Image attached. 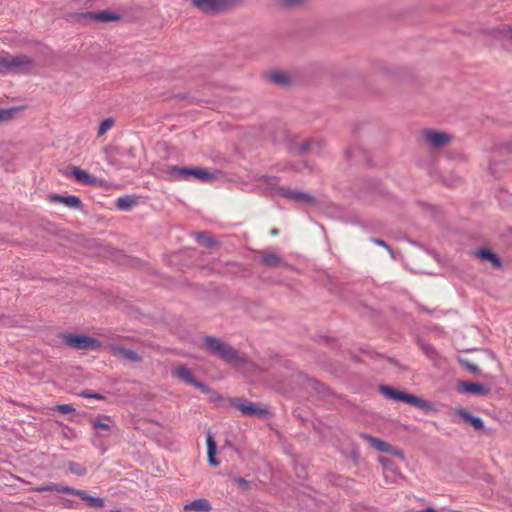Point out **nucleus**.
I'll return each mask as SVG.
<instances>
[{"label":"nucleus","instance_id":"nucleus-38","mask_svg":"<svg viewBox=\"0 0 512 512\" xmlns=\"http://www.w3.org/2000/svg\"><path fill=\"white\" fill-rule=\"evenodd\" d=\"M268 181H269V184H270V185H274L275 183H277V182H278L277 178H272V177H271V178H268Z\"/></svg>","mask_w":512,"mask_h":512},{"label":"nucleus","instance_id":"nucleus-36","mask_svg":"<svg viewBox=\"0 0 512 512\" xmlns=\"http://www.w3.org/2000/svg\"><path fill=\"white\" fill-rule=\"evenodd\" d=\"M462 363L466 366V368H467L471 373H473V374H478V373H480V370H479V368H478V366H477V365L472 364V363H470V362H468V361H463Z\"/></svg>","mask_w":512,"mask_h":512},{"label":"nucleus","instance_id":"nucleus-7","mask_svg":"<svg viewBox=\"0 0 512 512\" xmlns=\"http://www.w3.org/2000/svg\"><path fill=\"white\" fill-rule=\"evenodd\" d=\"M422 138L425 143L433 149L442 148L448 145L452 140V136L450 134L435 130L423 131Z\"/></svg>","mask_w":512,"mask_h":512},{"label":"nucleus","instance_id":"nucleus-31","mask_svg":"<svg viewBox=\"0 0 512 512\" xmlns=\"http://www.w3.org/2000/svg\"><path fill=\"white\" fill-rule=\"evenodd\" d=\"M81 397H84V398H88V399H96V400H103L104 399V396L100 395V394H97V393H93L89 390H83L80 392L79 394Z\"/></svg>","mask_w":512,"mask_h":512},{"label":"nucleus","instance_id":"nucleus-5","mask_svg":"<svg viewBox=\"0 0 512 512\" xmlns=\"http://www.w3.org/2000/svg\"><path fill=\"white\" fill-rule=\"evenodd\" d=\"M204 342L207 348L215 355L219 356L227 362H235L238 360V353L228 344L214 337H206Z\"/></svg>","mask_w":512,"mask_h":512},{"label":"nucleus","instance_id":"nucleus-4","mask_svg":"<svg viewBox=\"0 0 512 512\" xmlns=\"http://www.w3.org/2000/svg\"><path fill=\"white\" fill-rule=\"evenodd\" d=\"M192 7L207 15H216L232 9L240 0H189Z\"/></svg>","mask_w":512,"mask_h":512},{"label":"nucleus","instance_id":"nucleus-12","mask_svg":"<svg viewBox=\"0 0 512 512\" xmlns=\"http://www.w3.org/2000/svg\"><path fill=\"white\" fill-rule=\"evenodd\" d=\"M458 391L473 395H487L490 391L489 387L470 381H461L458 384Z\"/></svg>","mask_w":512,"mask_h":512},{"label":"nucleus","instance_id":"nucleus-3","mask_svg":"<svg viewBox=\"0 0 512 512\" xmlns=\"http://www.w3.org/2000/svg\"><path fill=\"white\" fill-rule=\"evenodd\" d=\"M34 67L31 58L25 55L0 56V73H26Z\"/></svg>","mask_w":512,"mask_h":512},{"label":"nucleus","instance_id":"nucleus-9","mask_svg":"<svg viewBox=\"0 0 512 512\" xmlns=\"http://www.w3.org/2000/svg\"><path fill=\"white\" fill-rule=\"evenodd\" d=\"M277 192L284 198L294 202L315 204V199L310 194L305 192L290 190L282 187L277 188Z\"/></svg>","mask_w":512,"mask_h":512},{"label":"nucleus","instance_id":"nucleus-18","mask_svg":"<svg viewBox=\"0 0 512 512\" xmlns=\"http://www.w3.org/2000/svg\"><path fill=\"white\" fill-rule=\"evenodd\" d=\"M113 424V420L108 415H101L97 418L91 420V425L96 431H105L109 432L111 429V425Z\"/></svg>","mask_w":512,"mask_h":512},{"label":"nucleus","instance_id":"nucleus-39","mask_svg":"<svg viewBox=\"0 0 512 512\" xmlns=\"http://www.w3.org/2000/svg\"><path fill=\"white\" fill-rule=\"evenodd\" d=\"M418 512H438V511H436L434 508H427L425 510H421V511H418Z\"/></svg>","mask_w":512,"mask_h":512},{"label":"nucleus","instance_id":"nucleus-25","mask_svg":"<svg viewBox=\"0 0 512 512\" xmlns=\"http://www.w3.org/2000/svg\"><path fill=\"white\" fill-rule=\"evenodd\" d=\"M18 110L19 109L17 107L0 108V123L7 122L13 119Z\"/></svg>","mask_w":512,"mask_h":512},{"label":"nucleus","instance_id":"nucleus-41","mask_svg":"<svg viewBox=\"0 0 512 512\" xmlns=\"http://www.w3.org/2000/svg\"><path fill=\"white\" fill-rule=\"evenodd\" d=\"M112 512H121V511H119V510H116V511H112Z\"/></svg>","mask_w":512,"mask_h":512},{"label":"nucleus","instance_id":"nucleus-40","mask_svg":"<svg viewBox=\"0 0 512 512\" xmlns=\"http://www.w3.org/2000/svg\"><path fill=\"white\" fill-rule=\"evenodd\" d=\"M271 234L272 235H277L278 234V230L277 229H272L271 230Z\"/></svg>","mask_w":512,"mask_h":512},{"label":"nucleus","instance_id":"nucleus-14","mask_svg":"<svg viewBox=\"0 0 512 512\" xmlns=\"http://www.w3.org/2000/svg\"><path fill=\"white\" fill-rule=\"evenodd\" d=\"M111 350L114 356L124 361L137 363L141 360V357L131 349H126L120 346H112Z\"/></svg>","mask_w":512,"mask_h":512},{"label":"nucleus","instance_id":"nucleus-37","mask_svg":"<svg viewBox=\"0 0 512 512\" xmlns=\"http://www.w3.org/2000/svg\"><path fill=\"white\" fill-rule=\"evenodd\" d=\"M235 482H236L239 486H241L242 488H244L245 490H248V489L250 488V485H249L248 481H247V480H245V479H244V478H242V477H237V478L235 479Z\"/></svg>","mask_w":512,"mask_h":512},{"label":"nucleus","instance_id":"nucleus-30","mask_svg":"<svg viewBox=\"0 0 512 512\" xmlns=\"http://www.w3.org/2000/svg\"><path fill=\"white\" fill-rule=\"evenodd\" d=\"M304 1L305 0H279V4L282 7L292 8L301 5Z\"/></svg>","mask_w":512,"mask_h":512},{"label":"nucleus","instance_id":"nucleus-27","mask_svg":"<svg viewBox=\"0 0 512 512\" xmlns=\"http://www.w3.org/2000/svg\"><path fill=\"white\" fill-rule=\"evenodd\" d=\"M114 119L113 118H106L102 120L99 124L97 135L103 136L107 131H109L114 126Z\"/></svg>","mask_w":512,"mask_h":512},{"label":"nucleus","instance_id":"nucleus-22","mask_svg":"<svg viewBox=\"0 0 512 512\" xmlns=\"http://www.w3.org/2000/svg\"><path fill=\"white\" fill-rule=\"evenodd\" d=\"M481 259L490 261L493 266L500 267L501 260L499 257L488 249H480L476 253Z\"/></svg>","mask_w":512,"mask_h":512},{"label":"nucleus","instance_id":"nucleus-16","mask_svg":"<svg viewBox=\"0 0 512 512\" xmlns=\"http://www.w3.org/2000/svg\"><path fill=\"white\" fill-rule=\"evenodd\" d=\"M456 414L465 422L469 423L475 430L483 429L484 425L482 419L471 415L467 410L459 408L456 410Z\"/></svg>","mask_w":512,"mask_h":512},{"label":"nucleus","instance_id":"nucleus-11","mask_svg":"<svg viewBox=\"0 0 512 512\" xmlns=\"http://www.w3.org/2000/svg\"><path fill=\"white\" fill-rule=\"evenodd\" d=\"M175 374L181 380H183L184 382H186V383H188L190 385H193V386L197 387L202 392L207 393L210 390L209 387L206 384L196 380V378L194 377L192 372L189 369H187L186 367H184V366L178 367L176 369V371H175Z\"/></svg>","mask_w":512,"mask_h":512},{"label":"nucleus","instance_id":"nucleus-13","mask_svg":"<svg viewBox=\"0 0 512 512\" xmlns=\"http://www.w3.org/2000/svg\"><path fill=\"white\" fill-rule=\"evenodd\" d=\"M265 77L267 81L280 87H289L292 85V78L284 71H270L265 75Z\"/></svg>","mask_w":512,"mask_h":512},{"label":"nucleus","instance_id":"nucleus-19","mask_svg":"<svg viewBox=\"0 0 512 512\" xmlns=\"http://www.w3.org/2000/svg\"><path fill=\"white\" fill-rule=\"evenodd\" d=\"M76 496L86 501V503L91 507L102 508L105 504L103 498L91 496L85 490H79L76 492Z\"/></svg>","mask_w":512,"mask_h":512},{"label":"nucleus","instance_id":"nucleus-33","mask_svg":"<svg viewBox=\"0 0 512 512\" xmlns=\"http://www.w3.org/2000/svg\"><path fill=\"white\" fill-rule=\"evenodd\" d=\"M80 489H73L69 486H58L56 485V492L58 493H65V494H72L76 495V492H78Z\"/></svg>","mask_w":512,"mask_h":512},{"label":"nucleus","instance_id":"nucleus-26","mask_svg":"<svg viewBox=\"0 0 512 512\" xmlns=\"http://www.w3.org/2000/svg\"><path fill=\"white\" fill-rule=\"evenodd\" d=\"M135 204L134 198L131 196H123L117 199L116 206L120 210H129Z\"/></svg>","mask_w":512,"mask_h":512},{"label":"nucleus","instance_id":"nucleus-42","mask_svg":"<svg viewBox=\"0 0 512 512\" xmlns=\"http://www.w3.org/2000/svg\"><path fill=\"white\" fill-rule=\"evenodd\" d=\"M511 36H512V30H511Z\"/></svg>","mask_w":512,"mask_h":512},{"label":"nucleus","instance_id":"nucleus-10","mask_svg":"<svg viewBox=\"0 0 512 512\" xmlns=\"http://www.w3.org/2000/svg\"><path fill=\"white\" fill-rule=\"evenodd\" d=\"M47 200L51 203H61L69 208L72 209H79L81 208L82 202L81 199L78 196L75 195H59V194H48Z\"/></svg>","mask_w":512,"mask_h":512},{"label":"nucleus","instance_id":"nucleus-24","mask_svg":"<svg viewBox=\"0 0 512 512\" xmlns=\"http://www.w3.org/2000/svg\"><path fill=\"white\" fill-rule=\"evenodd\" d=\"M85 16L90 19L101 21V22H108V21L115 20L117 18L115 15H113L109 12H105V11L100 12V13H87Z\"/></svg>","mask_w":512,"mask_h":512},{"label":"nucleus","instance_id":"nucleus-17","mask_svg":"<svg viewBox=\"0 0 512 512\" xmlns=\"http://www.w3.org/2000/svg\"><path fill=\"white\" fill-rule=\"evenodd\" d=\"M71 175L74 177L76 181L85 185H94L97 181L96 177L78 167L72 168Z\"/></svg>","mask_w":512,"mask_h":512},{"label":"nucleus","instance_id":"nucleus-29","mask_svg":"<svg viewBox=\"0 0 512 512\" xmlns=\"http://www.w3.org/2000/svg\"><path fill=\"white\" fill-rule=\"evenodd\" d=\"M196 239L198 240L199 243L205 246H212L215 243L208 235L203 233H198L196 235Z\"/></svg>","mask_w":512,"mask_h":512},{"label":"nucleus","instance_id":"nucleus-8","mask_svg":"<svg viewBox=\"0 0 512 512\" xmlns=\"http://www.w3.org/2000/svg\"><path fill=\"white\" fill-rule=\"evenodd\" d=\"M233 406L240 411L243 416L265 418L269 415L267 408L260 407L253 402L237 400L233 403Z\"/></svg>","mask_w":512,"mask_h":512},{"label":"nucleus","instance_id":"nucleus-1","mask_svg":"<svg viewBox=\"0 0 512 512\" xmlns=\"http://www.w3.org/2000/svg\"><path fill=\"white\" fill-rule=\"evenodd\" d=\"M166 172L173 180H190L192 178L200 182H210L215 179L213 173L198 167L167 166Z\"/></svg>","mask_w":512,"mask_h":512},{"label":"nucleus","instance_id":"nucleus-23","mask_svg":"<svg viewBox=\"0 0 512 512\" xmlns=\"http://www.w3.org/2000/svg\"><path fill=\"white\" fill-rule=\"evenodd\" d=\"M260 262L268 267H277L281 263V258L275 253H268L261 257Z\"/></svg>","mask_w":512,"mask_h":512},{"label":"nucleus","instance_id":"nucleus-15","mask_svg":"<svg viewBox=\"0 0 512 512\" xmlns=\"http://www.w3.org/2000/svg\"><path fill=\"white\" fill-rule=\"evenodd\" d=\"M212 509L210 502L205 498H198L189 503H186L183 506V511H199V512H208Z\"/></svg>","mask_w":512,"mask_h":512},{"label":"nucleus","instance_id":"nucleus-20","mask_svg":"<svg viewBox=\"0 0 512 512\" xmlns=\"http://www.w3.org/2000/svg\"><path fill=\"white\" fill-rule=\"evenodd\" d=\"M363 438L368 440L371 445L378 451L380 452H387V453H390L392 452V447L390 444H388L387 442L385 441H382L378 438H375L373 436H370V435H367V434H364L363 435Z\"/></svg>","mask_w":512,"mask_h":512},{"label":"nucleus","instance_id":"nucleus-34","mask_svg":"<svg viewBox=\"0 0 512 512\" xmlns=\"http://www.w3.org/2000/svg\"><path fill=\"white\" fill-rule=\"evenodd\" d=\"M372 242L375 243L376 245L384 247L389 252V254L393 257V251H392L391 247L385 241H383L382 239H379V238H373Z\"/></svg>","mask_w":512,"mask_h":512},{"label":"nucleus","instance_id":"nucleus-35","mask_svg":"<svg viewBox=\"0 0 512 512\" xmlns=\"http://www.w3.org/2000/svg\"><path fill=\"white\" fill-rule=\"evenodd\" d=\"M34 491H36V492H51V491H55L56 492V485L55 484H48V485H45V486L36 487V488H34Z\"/></svg>","mask_w":512,"mask_h":512},{"label":"nucleus","instance_id":"nucleus-21","mask_svg":"<svg viewBox=\"0 0 512 512\" xmlns=\"http://www.w3.org/2000/svg\"><path fill=\"white\" fill-rule=\"evenodd\" d=\"M207 454H208V462L216 467L219 465V462L216 460L215 458V454H216V442L214 441L213 437L211 434H208L207 435Z\"/></svg>","mask_w":512,"mask_h":512},{"label":"nucleus","instance_id":"nucleus-32","mask_svg":"<svg viewBox=\"0 0 512 512\" xmlns=\"http://www.w3.org/2000/svg\"><path fill=\"white\" fill-rule=\"evenodd\" d=\"M55 409L62 414H68L75 411V408L70 404H59Z\"/></svg>","mask_w":512,"mask_h":512},{"label":"nucleus","instance_id":"nucleus-28","mask_svg":"<svg viewBox=\"0 0 512 512\" xmlns=\"http://www.w3.org/2000/svg\"><path fill=\"white\" fill-rule=\"evenodd\" d=\"M68 467H69V470L77 476H83L86 474V469L82 465H80L76 462H70L68 464Z\"/></svg>","mask_w":512,"mask_h":512},{"label":"nucleus","instance_id":"nucleus-2","mask_svg":"<svg viewBox=\"0 0 512 512\" xmlns=\"http://www.w3.org/2000/svg\"><path fill=\"white\" fill-rule=\"evenodd\" d=\"M380 392L388 399L394 400V401H402L406 402L408 404H411L425 412H430L433 410L432 404L420 397H417L415 395L405 393L402 391H398L396 389H393L388 386L381 385L379 387Z\"/></svg>","mask_w":512,"mask_h":512},{"label":"nucleus","instance_id":"nucleus-6","mask_svg":"<svg viewBox=\"0 0 512 512\" xmlns=\"http://www.w3.org/2000/svg\"><path fill=\"white\" fill-rule=\"evenodd\" d=\"M62 341L68 347L80 350H93L100 347L97 339L82 334H64Z\"/></svg>","mask_w":512,"mask_h":512}]
</instances>
